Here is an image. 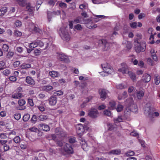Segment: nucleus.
<instances>
[{
  "label": "nucleus",
  "mask_w": 160,
  "mask_h": 160,
  "mask_svg": "<svg viewBox=\"0 0 160 160\" xmlns=\"http://www.w3.org/2000/svg\"><path fill=\"white\" fill-rule=\"evenodd\" d=\"M116 103L114 101H111L109 102L108 105V108L111 110H113L116 109Z\"/></svg>",
  "instance_id": "nucleus-18"
},
{
  "label": "nucleus",
  "mask_w": 160,
  "mask_h": 160,
  "mask_svg": "<svg viewBox=\"0 0 160 160\" xmlns=\"http://www.w3.org/2000/svg\"><path fill=\"white\" fill-rule=\"evenodd\" d=\"M130 113L131 110L127 108L124 111V116L126 118V119H127V117L130 115Z\"/></svg>",
  "instance_id": "nucleus-31"
},
{
  "label": "nucleus",
  "mask_w": 160,
  "mask_h": 160,
  "mask_svg": "<svg viewBox=\"0 0 160 160\" xmlns=\"http://www.w3.org/2000/svg\"><path fill=\"white\" fill-rule=\"evenodd\" d=\"M10 146L7 144L3 145V149L4 151H7L10 149Z\"/></svg>",
  "instance_id": "nucleus-58"
},
{
  "label": "nucleus",
  "mask_w": 160,
  "mask_h": 160,
  "mask_svg": "<svg viewBox=\"0 0 160 160\" xmlns=\"http://www.w3.org/2000/svg\"><path fill=\"white\" fill-rule=\"evenodd\" d=\"M82 19V18L81 17H78L73 21V23H86V22L83 21Z\"/></svg>",
  "instance_id": "nucleus-20"
},
{
  "label": "nucleus",
  "mask_w": 160,
  "mask_h": 160,
  "mask_svg": "<svg viewBox=\"0 0 160 160\" xmlns=\"http://www.w3.org/2000/svg\"><path fill=\"white\" fill-rule=\"evenodd\" d=\"M28 130L32 132H36L37 131L38 129L35 127H33L28 128Z\"/></svg>",
  "instance_id": "nucleus-60"
},
{
  "label": "nucleus",
  "mask_w": 160,
  "mask_h": 160,
  "mask_svg": "<svg viewBox=\"0 0 160 160\" xmlns=\"http://www.w3.org/2000/svg\"><path fill=\"white\" fill-rule=\"evenodd\" d=\"M147 62L148 63L152 66L154 65V63L153 61L150 58H148L147 59Z\"/></svg>",
  "instance_id": "nucleus-56"
},
{
  "label": "nucleus",
  "mask_w": 160,
  "mask_h": 160,
  "mask_svg": "<svg viewBox=\"0 0 160 160\" xmlns=\"http://www.w3.org/2000/svg\"><path fill=\"white\" fill-rule=\"evenodd\" d=\"M131 79L134 81L136 80V78L135 74L132 72H129L128 73Z\"/></svg>",
  "instance_id": "nucleus-29"
},
{
  "label": "nucleus",
  "mask_w": 160,
  "mask_h": 160,
  "mask_svg": "<svg viewBox=\"0 0 160 160\" xmlns=\"http://www.w3.org/2000/svg\"><path fill=\"white\" fill-rule=\"evenodd\" d=\"M60 151L63 154H64L65 152L68 154H72L73 152V149L69 144L65 143L62 148Z\"/></svg>",
  "instance_id": "nucleus-4"
},
{
  "label": "nucleus",
  "mask_w": 160,
  "mask_h": 160,
  "mask_svg": "<svg viewBox=\"0 0 160 160\" xmlns=\"http://www.w3.org/2000/svg\"><path fill=\"white\" fill-rule=\"evenodd\" d=\"M25 0H17V2L20 5L22 6H23L26 4Z\"/></svg>",
  "instance_id": "nucleus-44"
},
{
  "label": "nucleus",
  "mask_w": 160,
  "mask_h": 160,
  "mask_svg": "<svg viewBox=\"0 0 160 160\" xmlns=\"http://www.w3.org/2000/svg\"><path fill=\"white\" fill-rule=\"evenodd\" d=\"M7 8L4 7L0 9V16H3L7 12Z\"/></svg>",
  "instance_id": "nucleus-26"
},
{
  "label": "nucleus",
  "mask_w": 160,
  "mask_h": 160,
  "mask_svg": "<svg viewBox=\"0 0 160 160\" xmlns=\"http://www.w3.org/2000/svg\"><path fill=\"white\" fill-rule=\"evenodd\" d=\"M124 119L122 116L121 115L118 116L117 118H114V122L115 123H117L118 122H123Z\"/></svg>",
  "instance_id": "nucleus-22"
},
{
  "label": "nucleus",
  "mask_w": 160,
  "mask_h": 160,
  "mask_svg": "<svg viewBox=\"0 0 160 160\" xmlns=\"http://www.w3.org/2000/svg\"><path fill=\"white\" fill-rule=\"evenodd\" d=\"M2 48L3 51L5 52H7L8 50L9 47L8 45L5 44L3 45Z\"/></svg>",
  "instance_id": "nucleus-57"
},
{
  "label": "nucleus",
  "mask_w": 160,
  "mask_h": 160,
  "mask_svg": "<svg viewBox=\"0 0 160 160\" xmlns=\"http://www.w3.org/2000/svg\"><path fill=\"white\" fill-rule=\"evenodd\" d=\"M123 44L126 45V47L128 49H130L132 47V45L131 42L127 41H125L123 42Z\"/></svg>",
  "instance_id": "nucleus-27"
},
{
  "label": "nucleus",
  "mask_w": 160,
  "mask_h": 160,
  "mask_svg": "<svg viewBox=\"0 0 160 160\" xmlns=\"http://www.w3.org/2000/svg\"><path fill=\"white\" fill-rule=\"evenodd\" d=\"M79 8L82 10H86L87 11L88 9V4L86 3H83L80 5Z\"/></svg>",
  "instance_id": "nucleus-28"
},
{
  "label": "nucleus",
  "mask_w": 160,
  "mask_h": 160,
  "mask_svg": "<svg viewBox=\"0 0 160 160\" xmlns=\"http://www.w3.org/2000/svg\"><path fill=\"white\" fill-rule=\"evenodd\" d=\"M98 113L96 109L92 108L88 112V115L93 118H96L98 115Z\"/></svg>",
  "instance_id": "nucleus-9"
},
{
  "label": "nucleus",
  "mask_w": 160,
  "mask_h": 160,
  "mask_svg": "<svg viewBox=\"0 0 160 160\" xmlns=\"http://www.w3.org/2000/svg\"><path fill=\"white\" fill-rule=\"evenodd\" d=\"M101 66L103 71L105 72L108 75L111 74L113 72L112 68L108 63H103L101 65Z\"/></svg>",
  "instance_id": "nucleus-6"
},
{
  "label": "nucleus",
  "mask_w": 160,
  "mask_h": 160,
  "mask_svg": "<svg viewBox=\"0 0 160 160\" xmlns=\"http://www.w3.org/2000/svg\"><path fill=\"white\" fill-rule=\"evenodd\" d=\"M38 127H41V129L43 131H48L50 129L49 126L45 124H41L38 125Z\"/></svg>",
  "instance_id": "nucleus-17"
},
{
  "label": "nucleus",
  "mask_w": 160,
  "mask_h": 160,
  "mask_svg": "<svg viewBox=\"0 0 160 160\" xmlns=\"http://www.w3.org/2000/svg\"><path fill=\"white\" fill-rule=\"evenodd\" d=\"M14 35L17 37H20L22 35V33L18 30H16L14 32Z\"/></svg>",
  "instance_id": "nucleus-53"
},
{
  "label": "nucleus",
  "mask_w": 160,
  "mask_h": 160,
  "mask_svg": "<svg viewBox=\"0 0 160 160\" xmlns=\"http://www.w3.org/2000/svg\"><path fill=\"white\" fill-rule=\"evenodd\" d=\"M154 82L156 85H158L160 82V78L158 75H155L154 78Z\"/></svg>",
  "instance_id": "nucleus-34"
},
{
  "label": "nucleus",
  "mask_w": 160,
  "mask_h": 160,
  "mask_svg": "<svg viewBox=\"0 0 160 160\" xmlns=\"http://www.w3.org/2000/svg\"><path fill=\"white\" fill-rule=\"evenodd\" d=\"M49 74L50 76L52 78L57 77L59 75V72L54 71H50Z\"/></svg>",
  "instance_id": "nucleus-21"
},
{
  "label": "nucleus",
  "mask_w": 160,
  "mask_h": 160,
  "mask_svg": "<svg viewBox=\"0 0 160 160\" xmlns=\"http://www.w3.org/2000/svg\"><path fill=\"white\" fill-rule=\"evenodd\" d=\"M53 87L51 85L45 86L42 88L43 90L47 92H48L52 90L53 89Z\"/></svg>",
  "instance_id": "nucleus-24"
},
{
  "label": "nucleus",
  "mask_w": 160,
  "mask_h": 160,
  "mask_svg": "<svg viewBox=\"0 0 160 160\" xmlns=\"http://www.w3.org/2000/svg\"><path fill=\"white\" fill-rule=\"evenodd\" d=\"M59 33L61 38L64 40L68 41L69 40L70 36L65 27L62 26L61 28L59 30Z\"/></svg>",
  "instance_id": "nucleus-3"
},
{
  "label": "nucleus",
  "mask_w": 160,
  "mask_h": 160,
  "mask_svg": "<svg viewBox=\"0 0 160 160\" xmlns=\"http://www.w3.org/2000/svg\"><path fill=\"white\" fill-rule=\"evenodd\" d=\"M31 67V65L30 64H27L24 63L22 64L21 66V67L23 69H26L27 68H29Z\"/></svg>",
  "instance_id": "nucleus-33"
},
{
  "label": "nucleus",
  "mask_w": 160,
  "mask_h": 160,
  "mask_svg": "<svg viewBox=\"0 0 160 160\" xmlns=\"http://www.w3.org/2000/svg\"><path fill=\"white\" fill-rule=\"evenodd\" d=\"M109 93V92L105 89L100 90L99 91L100 97L102 100H104L105 99Z\"/></svg>",
  "instance_id": "nucleus-12"
},
{
  "label": "nucleus",
  "mask_w": 160,
  "mask_h": 160,
  "mask_svg": "<svg viewBox=\"0 0 160 160\" xmlns=\"http://www.w3.org/2000/svg\"><path fill=\"white\" fill-rule=\"evenodd\" d=\"M104 115L108 117H111L112 114L110 111L108 110H105L103 112Z\"/></svg>",
  "instance_id": "nucleus-42"
},
{
  "label": "nucleus",
  "mask_w": 160,
  "mask_h": 160,
  "mask_svg": "<svg viewBox=\"0 0 160 160\" xmlns=\"http://www.w3.org/2000/svg\"><path fill=\"white\" fill-rule=\"evenodd\" d=\"M82 147L83 150L85 151H87L89 148L87 143L86 142H84L82 144Z\"/></svg>",
  "instance_id": "nucleus-35"
},
{
  "label": "nucleus",
  "mask_w": 160,
  "mask_h": 160,
  "mask_svg": "<svg viewBox=\"0 0 160 160\" xmlns=\"http://www.w3.org/2000/svg\"><path fill=\"white\" fill-rule=\"evenodd\" d=\"M21 141V138L18 136H17L13 139V141L15 143H18Z\"/></svg>",
  "instance_id": "nucleus-49"
},
{
  "label": "nucleus",
  "mask_w": 160,
  "mask_h": 160,
  "mask_svg": "<svg viewBox=\"0 0 160 160\" xmlns=\"http://www.w3.org/2000/svg\"><path fill=\"white\" fill-rule=\"evenodd\" d=\"M153 109L151 107V104L150 103H147L145 105L144 108V113H148L149 116H151V114L152 113Z\"/></svg>",
  "instance_id": "nucleus-8"
},
{
  "label": "nucleus",
  "mask_w": 160,
  "mask_h": 160,
  "mask_svg": "<svg viewBox=\"0 0 160 160\" xmlns=\"http://www.w3.org/2000/svg\"><path fill=\"white\" fill-rule=\"evenodd\" d=\"M56 144L59 147H61V148L60 149V150L62 148L64 145L65 144V143L64 142L62 141H56Z\"/></svg>",
  "instance_id": "nucleus-37"
},
{
  "label": "nucleus",
  "mask_w": 160,
  "mask_h": 160,
  "mask_svg": "<svg viewBox=\"0 0 160 160\" xmlns=\"http://www.w3.org/2000/svg\"><path fill=\"white\" fill-rule=\"evenodd\" d=\"M92 99L91 97H89L86 99L85 101L83 102L82 104H81V106L82 108H84L87 105V103L88 102Z\"/></svg>",
  "instance_id": "nucleus-30"
},
{
  "label": "nucleus",
  "mask_w": 160,
  "mask_h": 160,
  "mask_svg": "<svg viewBox=\"0 0 160 160\" xmlns=\"http://www.w3.org/2000/svg\"><path fill=\"white\" fill-rule=\"evenodd\" d=\"M48 40L47 39L42 40V41L38 40H37L29 44V47L33 49L38 46L42 47L44 44H46L45 49L48 46L50 43L48 42Z\"/></svg>",
  "instance_id": "nucleus-1"
},
{
  "label": "nucleus",
  "mask_w": 160,
  "mask_h": 160,
  "mask_svg": "<svg viewBox=\"0 0 160 160\" xmlns=\"http://www.w3.org/2000/svg\"><path fill=\"white\" fill-rule=\"evenodd\" d=\"M14 54V52L13 51H9L7 53L6 55L7 58L10 59L12 58Z\"/></svg>",
  "instance_id": "nucleus-32"
},
{
  "label": "nucleus",
  "mask_w": 160,
  "mask_h": 160,
  "mask_svg": "<svg viewBox=\"0 0 160 160\" xmlns=\"http://www.w3.org/2000/svg\"><path fill=\"white\" fill-rule=\"evenodd\" d=\"M117 111L118 112H121L123 109V106L120 104H118L116 108Z\"/></svg>",
  "instance_id": "nucleus-38"
},
{
  "label": "nucleus",
  "mask_w": 160,
  "mask_h": 160,
  "mask_svg": "<svg viewBox=\"0 0 160 160\" xmlns=\"http://www.w3.org/2000/svg\"><path fill=\"white\" fill-rule=\"evenodd\" d=\"M2 73L5 76H7L10 74V71L9 70L6 69L3 70L2 72Z\"/></svg>",
  "instance_id": "nucleus-54"
},
{
  "label": "nucleus",
  "mask_w": 160,
  "mask_h": 160,
  "mask_svg": "<svg viewBox=\"0 0 160 160\" xmlns=\"http://www.w3.org/2000/svg\"><path fill=\"white\" fill-rule=\"evenodd\" d=\"M45 106L44 104H42L38 106V109L41 112L44 111L45 109Z\"/></svg>",
  "instance_id": "nucleus-40"
},
{
  "label": "nucleus",
  "mask_w": 160,
  "mask_h": 160,
  "mask_svg": "<svg viewBox=\"0 0 160 160\" xmlns=\"http://www.w3.org/2000/svg\"><path fill=\"white\" fill-rule=\"evenodd\" d=\"M26 82L27 83L31 85H33L35 84L34 80L29 76L27 77L26 78Z\"/></svg>",
  "instance_id": "nucleus-19"
},
{
  "label": "nucleus",
  "mask_w": 160,
  "mask_h": 160,
  "mask_svg": "<svg viewBox=\"0 0 160 160\" xmlns=\"http://www.w3.org/2000/svg\"><path fill=\"white\" fill-rule=\"evenodd\" d=\"M99 44H102L104 45V50L107 51L110 48L109 43L104 39H102L99 41Z\"/></svg>",
  "instance_id": "nucleus-16"
},
{
  "label": "nucleus",
  "mask_w": 160,
  "mask_h": 160,
  "mask_svg": "<svg viewBox=\"0 0 160 160\" xmlns=\"http://www.w3.org/2000/svg\"><path fill=\"white\" fill-rule=\"evenodd\" d=\"M49 104L51 106L55 105L57 102V99L56 97L52 96L48 99Z\"/></svg>",
  "instance_id": "nucleus-15"
},
{
  "label": "nucleus",
  "mask_w": 160,
  "mask_h": 160,
  "mask_svg": "<svg viewBox=\"0 0 160 160\" xmlns=\"http://www.w3.org/2000/svg\"><path fill=\"white\" fill-rule=\"evenodd\" d=\"M152 113H151V116H150V117H151L152 115H154L156 117H158L159 115V113L158 112H154L153 110H152Z\"/></svg>",
  "instance_id": "nucleus-64"
},
{
  "label": "nucleus",
  "mask_w": 160,
  "mask_h": 160,
  "mask_svg": "<svg viewBox=\"0 0 160 160\" xmlns=\"http://www.w3.org/2000/svg\"><path fill=\"white\" fill-rule=\"evenodd\" d=\"M29 30L32 33H38L40 34L42 33V31L38 28V26L32 23L29 26Z\"/></svg>",
  "instance_id": "nucleus-7"
},
{
  "label": "nucleus",
  "mask_w": 160,
  "mask_h": 160,
  "mask_svg": "<svg viewBox=\"0 0 160 160\" xmlns=\"http://www.w3.org/2000/svg\"><path fill=\"white\" fill-rule=\"evenodd\" d=\"M134 152L132 151H129L126 152L125 155L127 156H132L134 154Z\"/></svg>",
  "instance_id": "nucleus-48"
},
{
  "label": "nucleus",
  "mask_w": 160,
  "mask_h": 160,
  "mask_svg": "<svg viewBox=\"0 0 160 160\" xmlns=\"http://www.w3.org/2000/svg\"><path fill=\"white\" fill-rule=\"evenodd\" d=\"M121 153V151L119 149H114L108 152L109 154L119 155Z\"/></svg>",
  "instance_id": "nucleus-23"
},
{
  "label": "nucleus",
  "mask_w": 160,
  "mask_h": 160,
  "mask_svg": "<svg viewBox=\"0 0 160 160\" xmlns=\"http://www.w3.org/2000/svg\"><path fill=\"white\" fill-rule=\"evenodd\" d=\"M131 57H132L131 59L132 62H133L134 65H137L138 63V62L137 59H134L135 58V56L134 55H132L131 56Z\"/></svg>",
  "instance_id": "nucleus-47"
},
{
  "label": "nucleus",
  "mask_w": 160,
  "mask_h": 160,
  "mask_svg": "<svg viewBox=\"0 0 160 160\" xmlns=\"http://www.w3.org/2000/svg\"><path fill=\"white\" fill-rule=\"evenodd\" d=\"M116 87L118 89H121L126 88L127 87V85H124L122 84H119L116 85Z\"/></svg>",
  "instance_id": "nucleus-41"
},
{
  "label": "nucleus",
  "mask_w": 160,
  "mask_h": 160,
  "mask_svg": "<svg viewBox=\"0 0 160 160\" xmlns=\"http://www.w3.org/2000/svg\"><path fill=\"white\" fill-rule=\"evenodd\" d=\"M58 58L61 61H63L66 63H68L70 62L68 57L62 53H60L58 56Z\"/></svg>",
  "instance_id": "nucleus-10"
},
{
  "label": "nucleus",
  "mask_w": 160,
  "mask_h": 160,
  "mask_svg": "<svg viewBox=\"0 0 160 160\" xmlns=\"http://www.w3.org/2000/svg\"><path fill=\"white\" fill-rule=\"evenodd\" d=\"M48 118L47 116L46 115H41L38 117V119L40 121H43L46 120Z\"/></svg>",
  "instance_id": "nucleus-45"
},
{
  "label": "nucleus",
  "mask_w": 160,
  "mask_h": 160,
  "mask_svg": "<svg viewBox=\"0 0 160 160\" xmlns=\"http://www.w3.org/2000/svg\"><path fill=\"white\" fill-rule=\"evenodd\" d=\"M151 79V76L148 74H144L142 77L141 81H138V84L139 85L140 84L139 83L141 81H142L144 82H148L150 81ZM140 84H141L140 83Z\"/></svg>",
  "instance_id": "nucleus-13"
},
{
  "label": "nucleus",
  "mask_w": 160,
  "mask_h": 160,
  "mask_svg": "<svg viewBox=\"0 0 160 160\" xmlns=\"http://www.w3.org/2000/svg\"><path fill=\"white\" fill-rule=\"evenodd\" d=\"M9 79L13 82H15L17 80V78L16 77L11 76L9 77Z\"/></svg>",
  "instance_id": "nucleus-62"
},
{
  "label": "nucleus",
  "mask_w": 160,
  "mask_h": 160,
  "mask_svg": "<svg viewBox=\"0 0 160 160\" xmlns=\"http://www.w3.org/2000/svg\"><path fill=\"white\" fill-rule=\"evenodd\" d=\"M25 103V101L24 99H20L18 101V104L20 106L24 105Z\"/></svg>",
  "instance_id": "nucleus-55"
},
{
  "label": "nucleus",
  "mask_w": 160,
  "mask_h": 160,
  "mask_svg": "<svg viewBox=\"0 0 160 160\" xmlns=\"http://www.w3.org/2000/svg\"><path fill=\"white\" fill-rule=\"evenodd\" d=\"M121 65L122 67L118 69V71L123 74L128 73L129 71L128 66L125 63H122Z\"/></svg>",
  "instance_id": "nucleus-11"
},
{
  "label": "nucleus",
  "mask_w": 160,
  "mask_h": 160,
  "mask_svg": "<svg viewBox=\"0 0 160 160\" xmlns=\"http://www.w3.org/2000/svg\"><path fill=\"white\" fill-rule=\"evenodd\" d=\"M22 96L21 93L19 92H16L12 95V97L13 98L18 99L21 98Z\"/></svg>",
  "instance_id": "nucleus-25"
},
{
  "label": "nucleus",
  "mask_w": 160,
  "mask_h": 160,
  "mask_svg": "<svg viewBox=\"0 0 160 160\" xmlns=\"http://www.w3.org/2000/svg\"><path fill=\"white\" fill-rule=\"evenodd\" d=\"M108 129L109 131L115 130L116 129L114 127L113 125L111 123H108L107 124Z\"/></svg>",
  "instance_id": "nucleus-39"
},
{
  "label": "nucleus",
  "mask_w": 160,
  "mask_h": 160,
  "mask_svg": "<svg viewBox=\"0 0 160 160\" xmlns=\"http://www.w3.org/2000/svg\"><path fill=\"white\" fill-rule=\"evenodd\" d=\"M20 64V61H16L13 63V66L15 68H16L18 67V66Z\"/></svg>",
  "instance_id": "nucleus-63"
},
{
  "label": "nucleus",
  "mask_w": 160,
  "mask_h": 160,
  "mask_svg": "<svg viewBox=\"0 0 160 160\" xmlns=\"http://www.w3.org/2000/svg\"><path fill=\"white\" fill-rule=\"evenodd\" d=\"M76 128L77 134L81 135L85 130H88V128L86 125H84L83 126L82 124H80L76 125Z\"/></svg>",
  "instance_id": "nucleus-5"
},
{
  "label": "nucleus",
  "mask_w": 160,
  "mask_h": 160,
  "mask_svg": "<svg viewBox=\"0 0 160 160\" xmlns=\"http://www.w3.org/2000/svg\"><path fill=\"white\" fill-rule=\"evenodd\" d=\"M30 115L29 114H25L23 117V120L24 122L27 121L29 119Z\"/></svg>",
  "instance_id": "nucleus-43"
},
{
  "label": "nucleus",
  "mask_w": 160,
  "mask_h": 160,
  "mask_svg": "<svg viewBox=\"0 0 160 160\" xmlns=\"http://www.w3.org/2000/svg\"><path fill=\"white\" fill-rule=\"evenodd\" d=\"M127 96V93L126 92H124L122 94V96H121L120 95H119L118 97V99L119 100H121L123 98H125Z\"/></svg>",
  "instance_id": "nucleus-52"
},
{
  "label": "nucleus",
  "mask_w": 160,
  "mask_h": 160,
  "mask_svg": "<svg viewBox=\"0 0 160 160\" xmlns=\"http://www.w3.org/2000/svg\"><path fill=\"white\" fill-rule=\"evenodd\" d=\"M134 48L136 51L139 53L141 52H143L145 50L146 42L144 41H142L139 42L137 40H136L134 42Z\"/></svg>",
  "instance_id": "nucleus-2"
},
{
  "label": "nucleus",
  "mask_w": 160,
  "mask_h": 160,
  "mask_svg": "<svg viewBox=\"0 0 160 160\" xmlns=\"http://www.w3.org/2000/svg\"><path fill=\"white\" fill-rule=\"evenodd\" d=\"M104 15H97L95 16V18L94 21L96 22H97L100 20L101 18H103L104 17Z\"/></svg>",
  "instance_id": "nucleus-46"
},
{
  "label": "nucleus",
  "mask_w": 160,
  "mask_h": 160,
  "mask_svg": "<svg viewBox=\"0 0 160 160\" xmlns=\"http://www.w3.org/2000/svg\"><path fill=\"white\" fill-rule=\"evenodd\" d=\"M33 123H35L37 120V117L36 115H33L31 119Z\"/></svg>",
  "instance_id": "nucleus-61"
},
{
  "label": "nucleus",
  "mask_w": 160,
  "mask_h": 160,
  "mask_svg": "<svg viewBox=\"0 0 160 160\" xmlns=\"http://www.w3.org/2000/svg\"><path fill=\"white\" fill-rule=\"evenodd\" d=\"M136 97L138 99H140L143 96L144 94V91L143 89L137 90L135 92Z\"/></svg>",
  "instance_id": "nucleus-14"
},
{
  "label": "nucleus",
  "mask_w": 160,
  "mask_h": 160,
  "mask_svg": "<svg viewBox=\"0 0 160 160\" xmlns=\"http://www.w3.org/2000/svg\"><path fill=\"white\" fill-rule=\"evenodd\" d=\"M26 9L30 13L29 14H32L33 13L34 10V8L32 7H31L29 5H28L26 7Z\"/></svg>",
  "instance_id": "nucleus-36"
},
{
  "label": "nucleus",
  "mask_w": 160,
  "mask_h": 160,
  "mask_svg": "<svg viewBox=\"0 0 160 160\" xmlns=\"http://www.w3.org/2000/svg\"><path fill=\"white\" fill-rule=\"evenodd\" d=\"M14 118L17 120H18L21 118V114L18 113H17L14 115Z\"/></svg>",
  "instance_id": "nucleus-50"
},
{
  "label": "nucleus",
  "mask_w": 160,
  "mask_h": 160,
  "mask_svg": "<svg viewBox=\"0 0 160 160\" xmlns=\"http://www.w3.org/2000/svg\"><path fill=\"white\" fill-rule=\"evenodd\" d=\"M15 25L17 27H20L22 24V22L19 21V20H17L16 21L15 23Z\"/></svg>",
  "instance_id": "nucleus-59"
},
{
  "label": "nucleus",
  "mask_w": 160,
  "mask_h": 160,
  "mask_svg": "<svg viewBox=\"0 0 160 160\" xmlns=\"http://www.w3.org/2000/svg\"><path fill=\"white\" fill-rule=\"evenodd\" d=\"M63 92L61 90H59L54 92V95L55 96H60L62 95Z\"/></svg>",
  "instance_id": "nucleus-51"
}]
</instances>
